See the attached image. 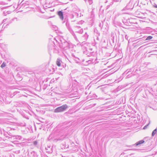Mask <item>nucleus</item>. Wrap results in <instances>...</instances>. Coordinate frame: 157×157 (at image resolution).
I'll return each instance as SVG.
<instances>
[{
    "instance_id": "nucleus-7",
    "label": "nucleus",
    "mask_w": 157,
    "mask_h": 157,
    "mask_svg": "<svg viewBox=\"0 0 157 157\" xmlns=\"http://www.w3.org/2000/svg\"><path fill=\"white\" fill-rule=\"evenodd\" d=\"M6 66V63H4V62H3L1 66V67L2 68H3L4 67H5Z\"/></svg>"
},
{
    "instance_id": "nucleus-9",
    "label": "nucleus",
    "mask_w": 157,
    "mask_h": 157,
    "mask_svg": "<svg viewBox=\"0 0 157 157\" xmlns=\"http://www.w3.org/2000/svg\"><path fill=\"white\" fill-rule=\"evenodd\" d=\"M153 7L155 8H157V5L154 6Z\"/></svg>"
},
{
    "instance_id": "nucleus-2",
    "label": "nucleus",
    "mask_w": 157,
    "mask_h": 157,
    "mask_svg": "<svg viewBox=\"0 0 157 157\" xmlns=\"http://www.w3.org/2000/svg\"><path fill=\"white\" fill-rule=\"evenodd\" d=\"M58 15L59 16L60 18L62 20L63 19V14L62 12L61 11H59L58 13Z\"/></svg>"
},
{
    "instance_id": "nucleus-5",
    "label": "nucleus",
    "mask_w": 157,
    "mask_h": 157,
    "mask_svg": "<svg viewBox=\"0 0 157 157\" xmlns=\"http://www.w3.org/2000/svg\"><path fill=\"white\" fill-rule=\"evenodd\" d=\"M157 132L156 129H155L152 132V136H153L155 135L156 133Z\"/></svg>"
},
{
    "instance_id": "nucleus-4",
    "label": "nucleus",
    "mask_w": 157,
    "mask_h": 157,
    "mask_svg": "<svg viewBox=\"0 0 157 157\" xmlns=\"http://www.w3.org/2000/svg\"><path fill=\"white\" fill-rule=\"evenodd\" d=\"M56 63L58 66L59 67L60 66V63L59 60L58 59L56 61Z\"/></svg>"
},
{
    "instance_id": "nucleus-1",
    "label": "nucleus",
    "mask_w": 157,
    "mask_h": 157,
    "mask_svg": "<svg viewBox=\"0 0 157 157\" xmlns=\"http://www.w3.org/2000/svg\"><path fill=\"white\" fill-rule=\"evenodd\" d=\"M67 108V106L66 105H63L57 108L55 110V112L59 113L63 112Z\"/></svg>"
},
{
    "instance_id": "nucleus-10",
    "label": "nucleus",
    "mask_w": 157,
    "mask_h": 157,
    "mask_svg": "<svg viewBox=\"0 0 157 157\" xmlns=\"http://www.w3.org/2000/svg\"><path fill=\"white\" fill-rule=\"evenodd\" d=\"M37 143V142L36 141H35L34 142V144H36Z\"/></svg>"
},
{
    "instance_id": "nucleus-3",
    "label": "nucleus",
    "mask_w": 157,
    "mask_h": 157,
    "mask_svg": "<svg viewBox=\"0 0 157 157\" xmlns=\"http://www.w3.org/2000/svg\"><path fill=\"white\" fill-rule=\"evenodd\" d=\"M144 142V141L143 140H140V141H139V142H137L136 143V145L137 146L140 144L143 143Z\"/></svg>"
},
{
    "instance_id": "nucleus-6",
    "label": "nucleus",
    "mask_w": 157,
    "mask_h": 157,
    "mask_svg": "<svg viewBox=\"0 0 157 157\" xmlns=\"http://www.w3.org/2000/svg\"><path fill=\"white\" fill-rule=\"evenodd\" d=\"M152 36H149L146 39V40H151V39H152Z\"/></svg>"
},
{
    "instance_id": "nucleus-8",
    "label": "nucleus",
    "mask_w": 157,
    "mask_h": 157,
    "mask_svg": "<svg viewBox=\"0 0 157 157\" xmlns=\"http://www.w3.org/2000/svg\"><path fill=\"white\" fill-rule=\"evenodd\" d=\"M147 126H145L144 127V129H145L147 128Z\"/></svg>"
}]
</instances>
